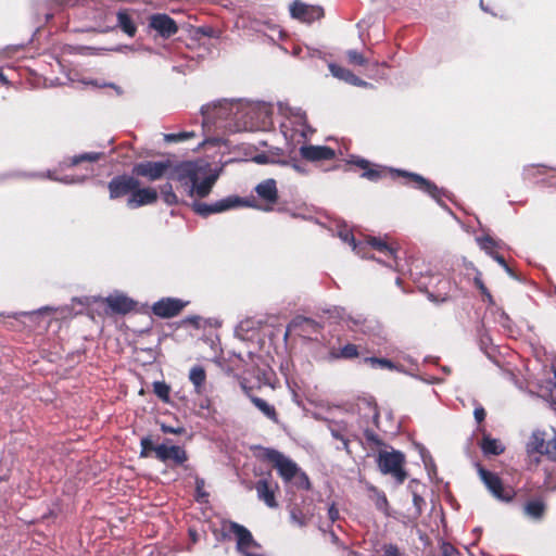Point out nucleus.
Returning a JSON list of instances; mask_svg holds the SVG:
<instances>
[{"instance_id": "1", "label": "nucleus", "mask_w": 556, "mask_h": 556, "mask_svg": "<svg viewBox=\"0 0 556 556\" xmlns=\"http://www.w3.org/2000/svg\"><path fill=\"white\" fill-rule=\"evenodd\" d=\"M249 101L243 100H222L216 103L206 104L201 108L203 116V128L214 126L217 129H224L230 132L250 131V127H241L239 124L249 122L250 114L243 113Z\"/></svg>"}, {"instance_id": "2", "label": "nucleus", "mask_w": 556, "mask_h": 556, "mask_svg": "<svg viewBox=\"0 0 556 556\" xmlns=\"http://www.w3.org/2000/svg\"><path fill=\"white\" fill-rule=\"evenodd\" d=\"M278 113L281 116L280 131L288 144L295 148L307 140L313 129L307 124L306 114L301 108L290 106L288 103H278Z\"/></svg>"}, {"instance_id": "3", "label": "nucleus", "mask_w": 556, "mask_h": 556, "mask_svg": "<svg viewBox=\"0 0 556 556\" xmlns=\"http://www.w3.org/2000/svg\"><path fill=\"white\" fill-rule=\"evenodd\" d=\"M264 457L268 462L273 463L277 469L279 476L285 482H290L295 479V484L302 489H309L308 477L301 471L299 466L289 457L285 456L277 450L265 448Z\"/></svg>"}, {"instance_id": "4", "label": "nucleus", "mask_w": 556, "mask_h": 556, "mask_svg": "<svg viewBox=\"0 0 556 556\" xmlns=\"http://www.w3.org/2000/svg\"><path fill=\"white\" fill-rule=\"evenodd\" d=\"M243 113L250 114L249 122L239 124L241 127H250V131L267 130L273 126V105L265 102H250Z\"/></svg>"}, {"instance_id": "5", "label": "nucleus", "mask_w": 556, "mask_h": 556, "mask_svg": "<svg viewBox=\"0 0 556 556\" xmlns=\"http://www.w3.org/2000/svg\"><path fill=\"white\" fill-rule=\"evenodd\" d=\"M404 462V455L399 451H380L377 457L380 471L383 475L394 477L399 484H402L406 479V472L403 469Z\"/></svg>"}, {"instance_id": "6", "label": "nucleus", "mask_w": 556, "mask_h": 556, "mask_svg": "<svg viewBox=\"0 0 556 556\" xmlns=\"http://www.w3.org/2000/svg\"><path fill=\"white\" fill-rule=\"evenodd\" d=\"M238 206H250L254 208H261L254 204H250L248 202H243V199L240 197H227L225 199L218 200L212 204L203 203V202H194L193 210L201 216H208L215 213H222Z\"/></svg>"}, {"instance_id": "7", "label": "nucleus", "mask_w": 556, "mask_h": 556, "mask_svg": "<svg viewBox=\"0 0 556 556\" xmlns=\"http://www.w3.org/2000/svg\"><path fill=\"white\" fill-rule=\"evenodd\" d=\"M200 178L201 167L191 162H185L170 168L167 175L168 180H177L187 193Z\"/></svg>"}, {"instance_id": "8", "label": "nucleus", "mask_w": 556, "mask_h": 556, "mask_svg": "<svg viewBox=\"0 0 556 556\" xmlns=\"http://www.w3.org/2000/svg\"><path fill=\"white\" fill-rule=\"evenodd\" d=\"M477 470L480 479L494 497L503 502H509L513 500L515 495L514 490L511 488L503 486L498 476L484 469L479 464L477 465Z\"/></svg>"}, {"instance_id": "9", "label": "nucleus", "mask_w": 556, "mask_h": 556, "mask_svg": "<svg viewBox=\"0 0 556 556\" xmlns=\"http://www.w3.org/2000/svg\"><path fill=\"white\" fill-rule=\"evenodd\" d=\"M172 168V162L166 161H146L135 164L132 174L144 177L150 181L159 180L163 177L167 178L168 170Z\"/></svg>"}, {"instance_id": "10", "label": "nucleus", "mask_w": 556, "mask_h": 556, "mask_svg": "<svg viewBox=\"0 0 556 556\" xmlns=\"http://www.w3.org/2000/svg\"><path fill=\"white\" fill-rule=\"evenodd\" d=\"M229 531L236 535L237 549L242 556H262L261 554L253 552V549L258 547V544L245 527L237 522H230Z\"/></svg>"}, {"instance_id": "11", "label": "nucleus", "mask_w": 556, "mask_h": 556, "mask_svg": "<svg viewBox=\"0 0 556 556\" xmlns=\"http://www.w3.org/2000/svg\"><path fill=\"white\" fill-rule=\"evenodd\" d=\"M169 441L156 445L154 448L155 457L165 464L170 463L174 466L182 465L187 459L188 455L184 447L179 445H169Z\"/></svg>"}, {"instance_id": "12", "label": "nucleus", "mask_w": 556, "mask_h": 556, "mask_svg": "<svg viewBox=\"0 0 556 556\" xmlns=\"http://www.w3.org/2000/svg\"><path fill=\"white\" fill-rule=\"evenodd\" d=\"M254 190H255L257 197L261 200L266 202V205L265 206L260 205V204L255 203L254 200L249 201V200L243 199V202H248L250 204L260 206L261 207L260 210H263V211H270L273 205L278 201V189H277L276 180L273 178L265 179V180L261 181L260 184H257L255 186Z\"/></svg>"}, {"instance_id": "13", "label": "nucleus", "mask_w": 556, "mask_h": 556, "mask_svg": "<svg viewBox=\"0 0 556 556\" xmlns=\"http://www.w3.org/2000/svg\"><path fill=\"white\" fill-rule=\"evenodd\" d=\"M287 330L304 339L317 340V334L320 332V325L311 318L296 316L288 325Z\"/></svg>"}, {"instance_id": "14", "label": "nucleus", "mask_w": 556, "mask_h": 556, "mask_svg": "<svg viewBox=\"0 0 556 556\" xmlns=\"http://www.w3.org/2000/svg\"><path fill=\"white\" fill-rule=\"evenodd\" d=\"M139 185V180L132 176H116L108 185L110 199H117L128 193L131 194L132 190L137 189Z\"/></svg>"}, {"instance_id": "15", "label": "nucleus", "mask_w": 556, "mask_h": 556, "mask_svg": "<svg viewBox=\"0 0 556 556\" xmlns=\"http://www.w3.org/2000/svg\"><path fill=\"white\" fill-rule=\"evenodd\" d=\"M186 302L174 298H163L152 306L154 315L161 318H170L178 315L185 307Z\"/></svg>"}, {"instance_id": "16", "label": "nucleus", "mask_w": 556, "mask_h": 556, "mask_svg": "<svg viewBox=\"0 0 556 556\" xmlns=\"http://www.w3.org/2000/svg\"><path fill=\"white\" fill-rule=\"evenodd\" d=\"M291 16L304 23H312L319 20L324 15L320 7L307 5L305 3L294 1L290 7Z\"/></svg>"}, {"instance_id": "17", "label": "nucleus", "mask_w": 556, "mask_h": 556, "mask_svg": "<svg viewBox=\"0 0 556 556\" xmlns=\"http://www.w3.org/2000/svg\"><path fill=\"white\" fill-rule=\"evenodd\" d=\"M149 26L164 38H169L178 31L175 21L167 14L157 13L151 15Z\"/></svg>"}, {"instance_id": "18", "label": "nucleus", "mask_w": 556, "mask_h": 556, "mask_svg": "<svg viewBox=\"0 0 556 556\" xmlns=\"http://www.w3.org/2000/svg\"><path fill=\"white\" fill-rule=\"evenodd\" d=\"M157 200V192L153 188H139L134 189L127 199V206L129 208H137L143 205L153 204Z\"/></svg>"}, {"instance_id": "19", "label": "nucleus", "mask_w": 556, "mask_h": 556, "mask_svg": "<svg viewBox=\"0 0 556 556\" xmlns=\"http://www.w3.org/2000/svg\"><path fill=\"white\" fill-rule=\"evenodd\" d=\"M395 172L397 175H402V176L408 177L412 180H414V182L416 184V187L418 189L428 193L431 198H433L438 202H440L441 197L444 195V191L442 189L438 188L434 184H432L431 181L427 180L426 178H424L422 176H420L418 174L408 173V172L400 170V169H396Z\"/></svg>"}, {"instance_id": "20", "label": "nucleus", "mask_w": 556, "mask_h": 556, "mask_svg": "<svg viewBox=\"0 0 556 556\" xmlns=\"http://www.w3.org/2000/svg\"><path fill=\"white\" fill-rule=\"evenodd\" d=\"M350 329L355 332H362L367 336H378L381 331V325L374 318H366L361 315L350 318Z\"/></svg>"}, {"instance_id": "21", "label": "nucleus", "mask_w": 556, "mask_h": 556, "mask_svg": "<svg viewBox=\"0 0 556 556\" xmlns=\"http://www.w3.org/2000/svg\"><path fill=\"white\" fill-rule=\"evenodd\" d=\"M255 491L257 494V498L263 501L268 507L275 508L278 506L275 498V490L277 489V484L269 481L268 479H260L255 483Z\"/></svg>"}, {"instance_id": "22", "label": "nucleus", "mask_w": 556, "mask_h": 556, "mask_svg": "<svg viewBox=\"0 0 556 556\" xmlns=\"http://www.w3.org/2000/svg\"><path fill=\"white\" fill-rule=\"evenodd\" d=\"M301 155L308 161L332 160L336 155L334 150L326 146H302Z\"/></svg>"}, {"instance_id": "23", "label": "nucleus", "mask_w": 556, "mask_h": 556, "mask_svg": "<svg viewBox=\"0 0 556 556\" xmlns=\"http://www.w3.org/2000/svg\"><path fill=\"white\" fill-rule=\"evenodd\" d=\"M217 179L216 175H203V170L201 169V178L193 184L192 189L189 190L188 195L193 198H205L210 194L213 186L215 185Z\"/></svg>"}, {"instance_id": "24", "label": "nucleus", "mask_w": 556, "mask_h": 556, "mask_svg": "<svg viewBox=\"0 0 556 556\" xmlns=\"http://www.w3.org/2000/svg\"><path fill=\"white\" fill-rule=\"evenodd\" d=\"M330 73L333 77L343 80L352 86L367 87L368 83L354 75L350 70L339 66L334 63L328 65Z\"/></svg>"}, {"instance_id": "25", "label": "nucleus", "mask_w": 556, "mask_h": 556, "mask_svg": "<svg viewBox=\"0 0 556 556\" xmlns=\"http://www.w3.org/2000/svg\"><path fill=\"white\" fill-rule=\"evenodd\" d=\"M105 302L113 312L119 314H126L135 307V302L122 293L110 294Z\"/></svg>"}, {"instance_id": "26", "label": "nucleus", "mask_w": 556, "mask_h": 556, "mask_svg": "<svg viewBox=\"0 0 556 556\" xmlns=\"http://www.w3.org/2000/svg\"><path fill=\"white\" fill-rule=\"evenodd\" d=\"M367 244L386 257V260H379V262L391 266L390 260L395 257V250L391 245H389L383 239L376 237H369Z\"/></svg>"}, {"instance_id": "27", "label": "nucleus", "mask_w": 556, "mask_h": 556, "mask_svg": "<svg viewBox=\"0 0 556 556\" xmlns=\"http://www.w3.org/2000/svg\"><path fill=\"white\" fill-rule=\"evenodd\" d=\"M189 380L194 387V392L197 394H202L204 391V384L206 381V372L205 369L200 365H194L189 370Z\"/></svg>"}, {"instance_id": "28", "label": "nucleus", "mask_w": 556, "mask_h": 556, "mask_svg": "<svg viewBox=\"0 0 556 556\" xmlns=\"http://www.w3.org/2000/svg\"><path fill=\"white\" fill-rule=\"evenodd\" d=\"M117 26L129 37H134L137 26L127 10H119L116 14Z\"/></svg>"}, {"instance_id": "29", "label": "nucleus", "mask_w": 556, "mask_h": 556, "mask_svg": "<svg viewBox=\"0 0 556 556\" xmlns=\"http://www.w3.org/2000/svg\"><path fill=\"white\" fill-rule=\"evenodd\" d=\"M338 237L344 242V243H348L352 250L361 255L362 257H366V254L364 253V244L362 242H356L355 241V238L353 236V233L346 229V228H343V229H340L338 231Z\"/></svg>"}, {"instance_id": "30", "label": "nucleus", "mask_w": 556, "mask_h": 556, "mask_svg": "<svg viewBox=\"0 0 556 556\" xmlns=\"http://www.w3.org/2000/svg\"><path fill=\"white\" fill-rule=\"evenodd\" d=\"M481 450L484 455H500L505 448L498 440L484 435L481 442Z\"/></svg>"}, {"instance_id": "31", "label": "nucleus", "mask_w": 556, "mask_h": 556, "mask_svg": "<svg viewBox=\"0 0 556 556\" xmlns=\"http://www.w3.org/2000/svg\"><path fill=\"white\" fill-rule=\"evenodd\" d=\"M251 402L255 405L257 409H260L267 418L273 420L274 422H278V416L276 409L273 405L268 404L265 400L251 396Z\"/></svg>"}, {"instance_id": "32", "label": "nucleus", "mask_w": 556, "mask_h": 556, "mask_svg": "<svg viewBox=\"0 0 556 556\" xmlns=\"http://www.w3.org/2000/svg\"><path fill=\"white\" fill-rule=\"evenodd\" d=\"M523 510L529 518L540 520L544 515L545 505L541 501H530L525 505Z\"/></svg>"}, {"instance_id": "33", "label": "nucleus", "mask_w": 556, "mask_h": 556, "mask_svg": "<svg viewBox=\"0 0 556 556\" xmlns=\"http://www.w3.org/2000/svg\"><path fill=\"white\" fill-rule=\"evenodd\" d=\"M542 396L547 397L548 401L556 404V371H553V377L546 381V386L542 387Z\"/></svg>"}, {"instance_id": "34", "label": "nucleus", "mask_w": 556, "mask_h": 556, "mask_svg": "<svg viewBox=\"0 0 556 556\" xmlns=\"http://www.w3.org/2000/svg\"><path fill=\"white\" fill-rule=\"evenodd\" d=\"M334 358L352 359L358 356L357 345L348 343L340 349L338 353H332Z\"/></svg>"}, {"instance_id": "35", "label": "nucleus", "mask_w": 556, "mask_h": 556, "mask_svg": "<svg viewBox=\"0 0 556 556\" xmlns=\"http://www.w3.org/2000/svg\"><path fill=\"white\" fill-rule=\"evenodd\" d=\"M160 192L163 198V201L167 205H174L178 203V198L173 190V186L169 182L162 185L160 188Z\"/></svg>"}, {"instance_id": "36", "label": "nucleus", "mask_w": 556, "mask_h": 556, "mask_svg": "<svg viewBox=\"0 0 556 556\" xmlns=\"http://www.w3.org/2000/svg\"><path fill=\"white\" fill-rule=\"evenodd\" d=\"M102 153L99 152H86L75 155L70 161V166H75L81 162H96L102 157Z\"/></svg>"}, {"instance_id": "37", "label": "nucleus", "mask_w": 556, "mask_h": 556, "mask_svg": "<svg viewBox=\"0 0 556 556\" xmlns=\"http://www.w3.org/2000/svg\"><path fill=\"white\" fill-rule=\"evenodd\" d=\"M364 362L369 364L372 368H387L390 370L396 369V366L394 363H392L390 359L387 358H379V357H365Z\"/></svg>"}, {"instance_id": "38", "label": "nucleus", "mask_w": 556, "mask_h": 556, "mask_svg": "<svg viewBox=\"0 0 556 556\" xmlns=\"http://www.w3.org/2000/svg\"><path fill=\"white\" fill-rule=\"evenodd\" d=\"M477 242L479 244V247L485 251L491 257H492V254H497L496 252H494V248L497 247V242L489 237V236H485V237H479L477 238Z\"/></svg>"}, {"instance_id": "39", "label": "nucleus", "mask_w": 556, "mask_h": 556, "mask_svg": "<svg viewBox=\"0 0 556 556\" xmlns=\"http://www.w3.org/2000/svg\"><path fill=\"white\" fill-rule=\"evenodd\" d=\"M153 392L163 401L168 402L170 388L164 381L153 382Z\"/></svg>"}, {"instance_id": "40", "label": "nucleus", "mask_w": 556, "mask_h": 556, "mask_svg": "<svg viewBox=\"0 0 556 556\" xmlns=\"http://www.w3.org/2000/svg\"><path fill=\"white\" fill-rule=\"evenodd\" d=\"M528 447L530 451H534L538 453H545L547 452V448L545 447L544 440L536 433H534L528 444Z\"/></svg>"}, {"instance_id": "41", "label": "nucleus", "mask_w": 556, "mask_h": 556, "mask_svg": "<svg viewBox=\"0 0 556 556\" xmlns=\"http://www.w3.org/2000/svg\"><path fill=\"white\" fill-rule=\"evenodd\" d=\"M195 136L193 131H181L177 134H166L164 135V140L166 142H180L191 139Z\"/></svg>"}, {"instance_id": "42", "label": "nucleus", "mask_w": 556, "mask_h": 556, "mask_svg": "<svg viewBox=\"0 0 556 556\" xmlns=\"http://www.w3.org/2000/svg\"><path fill=\"white\" fill-rule=\"evenodd\" d=\"M346 56L349 62L353 65L365 66L368 64V60L356 50H348Z\"/></svg>"}, {"instance_id": "43", "label": "nucleus", "mask_w": 556, "mask_h": 556, "mask_svg": "<svg viewBox=\"0 0 556 556\" xmlns=\"http://www.w3.org/2000/svg\"><path fill=\"white\" fill-rule=\"evenodd\" d=\"M141 452L140 457H149L150 452H154L156 445L153 444L151 437H143L140 441Z\"/></svg>"}, {"instance_id": "44", "label": "nucleus", "mask_w": 556, "mask_h": 556, "mask_svg": "<svg viewBox=\"0 0 556 556\" xmlns=\"http://www.w3.org/2000/svg\"><path fill=\"white\" fill-rule=\"evenodd\" d=\"M329 430H330V433L331 435L337 439V440H340L342 442V445H343V448L350 453V450H349V440L345 438V435L342 433L341 429L336 425V426H330L329 427Z\"/></svg>"}, {"instance_id": "45", "label": "nucleus", "mask_w": 556, "mask_h": 556, "mask_svg": "<svg viewBox=\"0 0 556 556\" xmlns=\"http://www.w3.org/2000/svg\"><path fill=\"white\" fill-rule=\"evenodd\" d=\"M56 309L51 306H43L33 312H24L22 315L28 316L30 318L40 317L43 315H50L51 313L55 312Z\"/></svg>"}, {"instance_id": "46", "label": "nucleus", "mask_w": 556, "mask_h": 556, "mask_svg": "<svg viewBox=\"0 0 556 556\" xmlns=\"http://www.w3.org/2000/svg\"><path fill=\"white\" fill-rule=\"evenodd\" d=\"M290 518L291 521L299 527H304L306 525V519L304 515L301 513V510L296 508H292L290 510Z\"/></svg>"}, {"instance_id": "47", "label": "nucleus", "mask_w": 556, "mask_h": 556, "mask_svg": "<svg viewBox=\"0 0 556 556\" xmlns=\"http://www.w3.org/2000/svg\"><path fill=\"white\" fill-rule=\"evenodd\" d=\"M492 258L504 268V270L514 279H517V276L513 271V269L508 266L505 258L500 254H492Z\"/></svg>"}, {"instance_id": "48", "label": "nucleus", "mask_w": 556, "mask_h": 556, "mask_svg": "<svg viewBox=\"0 0 556 556\" xmlns=\"http://www.w3.org/2000/svg\"><path fill=\"white\" fill-rule=\"evenodd\" d=\"M362 177L367 178L368 180H371V181H377L381 177V170L379 168H369L368 167L363 173Z\"/></svg>"}, {"instance_id": "49", "label": "nucleus", "mask_w": 556, "mask_h": 556, "mask_svg": "<svg viewBox=\"0 0 556 556\" xmlns=\"http://www.w3.org/2000/svg\"><path fill=\"white\" fill-rule=\"evenodd\" d=\"M48 177L52 180L61 181L64 184H76V182H81L84 180L83 178H75V177H70V176H64V177L60 178V177L54 176L53 173H51V172H48Z\"/></svg>"}, {"instance_id": "50", "label": "nucleus", "mask_w": 556, "mask_h": 556, "mask_svg": "<svg viewBox=\"0 0 556 556\" xmlns=\"http://www.w3.org/2000/svg\"><path fill=\"white\" fill-rule=\"evenodd\" d=\"M388 506H389V503H388V500H387V496L384 495V493H378L377 498H376V507L379 510L387 514Z\"/></svg>"}, {"instance_id": "51", "label": "nucleus", "mask_w": 556, "mask_h": 556, "mask_svg": "<svg viewBox=\"0 0 556 556\" xmlns=\"http://www.w3.org/2000/svg\"><path fill=\"white\" fill-rule=\"evenodd\" d=\"M84 83L86 85H92V86L99 87V88L110 87V88H113L116 91L117 94H122L123 93V90L121 89V87L116 86L113 83H98V81H94V80L84 81Z\"/></svg>"}, {"instance_id": "52", "label": "nucleus", "mask_w": 556, "mask_h": 556, "mask_svg": "<svg viewBox=\"0 0 556 556\" xmlns=\"http://www.w3.org/2000/svg\"><path fill=\"white\" fill-rule=\"evenodd\" d=\"M442 556H462L459 551L450 543L442 544Z\"/></svg>"}, {"instance_id": "53", "label": "nucleus", "mask_w": 556, "mask_h": 556, "mask_svg": "<svg viewBox=\"0 0 556 556\" xmlns=\"http://www.w3.org/2000/svg\"><path fill=\"white\" fill-rule=\"evenodd\" d=\"M413 503L416 508V516H419L421 514V507L425 504V500L415 493L413 496Z\"/></svg>"}, {"instance_id": "54", "label": "nucleus", "mask_w": 556, "mask_h": 556, "mask_svg": "<svg viewBox=\"0 0 556 556\" xmlns=\"http://www.w3.org/2000/svg\"><path fill=\"white\" fill-rule=\"evenodd\" d=\"M383 551L386 556H402L399 548L393 544L386 545Z\"/></svg>"}, {"instance_id": "55", "label": "nucleus", "mask_w": 556, "mask_h": 556, "mask_svg": "<svg viewBox=\"0 0 556 556\" xmlns=\"http://www.w3.org/2000/svg\"><path fill=\"white\" fill-rule=\"evenodd\" d=\"M473 416H475V419L477 420V422L483 421V419L485 418L484 408L482 406L476 407L473 410Z\"/></svg>"}, {"instance_id": "56", "label": "nucleus", "mask_w": 556, "mask_h": 556, "mask_svg": "<svg viewBox=\"0 0 556 556\" xmlns=\"http://www.w3.org/2000/svg\"><path fill=\"white\" fill-rule=\"evenodd\" d=\"M473 283L481 291V293H486L488 288L484 286L480 273H478V275L473 278Z\"/></svg>"}, {"instance_id": "57", "label": "nucleus", "mask_w": 556, "mask_h": 556, "mask_svg": "<svg viewBox=\"0 0 556 556\" xmlns=\"http://www.w3.org/2000/svg\"><path fill=\"white\" fill-rule=\"evenodd\" d=\"M328 517L332 522L339 519V510L333 504L328 509Z\"/></svg>"}, {"instance_id": "58", "label": "nucleus", "mask_w": 556, "mask_h": 556, "mask_svg": "<svg viewBox=\"0 0 556 556\" xmlns=\"http://www.w3.org/2000/svg\"><path fill=\"white\" fill-rule=\"evenodd\" d=\"M162 431L164 433L180 434L184 431V429L182 428H173L169 426L162 425Z\"/></svg>"}, {"instance_id": "59", "label": "nucleus", "mask_w": 556, "mask_h": 556, "mask_svg": "<svg viewBox=\"0 0 556 556\" xmlns=\"http://www.w3.org/2000/svg\"><path fill=\"white\" fill-rule=\"evenodd\" d=\"M287 164L290 165L295 172H298L300 174H306V169L301 164H299L296 161H293V162H290Z\"/></svg>"}, {"instance_id": "60", "label": "nucleus", "mask_w": 556, "mask_h": 556, "mask_svg": "<svg viewBox=\"0 0 556 556\" xmlns=\"http://www.w3.org/2000/svg\"><path fill=\"white\" fill-rule=\"evenodd\" d=\"M354 164L365 170L369 167V162L365 159H357L354 161Z\"/></svg>"}, {"instance_id": "61", "label": "nucleus", "mask_w": 556, "mask_h": 556, "mask_svg": "<svg viewBox=\"0 0 556 556\" xmlns=\"http://www.w3.org/2000/svg\"><path fill=\"white\" fill-rule=\"evenodd\" d=\"M267 156L264 154H258L253 157V161L257 164H265L267 162Z\"/></svg>"}, {"instance_id": "62", "label": "nucleus", "mask_w": 556, "mask_h": 556, "mask_svg": "<svg viewBox=\"0 0 556 556\" xmlns=\"http://www.w3.org/2000/svg\"><path fill=\"white\" fill-rule=\"evenodd\" d=\"M195 485H197V491H198L199 495H204V493H202V489H203V486H204V480H203V479L198 478V479L195 480Z\"/></svg>"}, {"instance_id": "63", "label": "nucleus", "mask_w": 556, "mask_h": 556, "mask_svg": "<svg viewBox=\"0 0 556 556\" xmlns=\"http://www.w3.org/2000/svg\"><path fill=\"white\" fill-rule=\"evenodd\" d=\"M307 54L311 58H315V56L319 58L321 55V52L319 50L307 49Z\"/></svg>"}, {"instance_id": "64", "label": "nucleus", "mask_w": 556, "mask_h": 556, "mask_svg": "<svg viewBox=\"0 0 556 556\" xmlns=\"http://www.w3.org/2000/svg\"><path fill=\"white\" fill-rule=\"evenodd\" d=\"M366 437H367L368 440L374 441L376 443L380 442L379 439L377 438V435H375L372 432H368L367 431L366 432Z\"/></svg>"}]
</instances>
